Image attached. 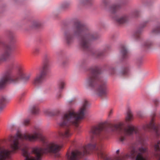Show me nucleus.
<instances>
[{
	"label": "nucleus",
	"mask_w": 160,
	"mask_h": 160,
	"mask_svg": "<svg viewBox=\"0 0 160 160\" xmlns=\"http://www.w3.org/2000/svg\"><path fill=\"white\" fill-rule=\"evenodd\" d=\"M120 53L122 58L125 59L128 57V51L126 46L122 45L120 49Z\"/></svg>",
	"instance_id": "obj_15"
},
{
	"label": "nucleus",
	"mask_w": 160,
	"mask_h": 160,
	"mask_svg": "<svg viewBox=\"0 0 160 160\" xmlns=\"http://www.w3.org/2000/svg\"><path fill=\"white\" fill-rule=\"evenodd\" d=\"M102 131L109 134V125L107 122H101L92 127L90 131V134L91 136L90 143L80 150L72 151L70 155L67 154L68 160H79L84 155L93 152L97 153L98 157L103 160H109L104 152L101 149V138L99 137Z\"/></svg>",
	"instance_id": "obj_2"
},
{
	"label": "nucleus",
	"mask_w": 160,
	"mask_h": 160,
	"mask_svg": "<svg viewBox=\"0 0 160 160\" xmlns=\"http://www.w3.org/2000/svg\"><path fill=\"white\" fill-rule=\"evenodd\" d=\"M41 23L39 21H35L33 22L32 24V28H38L41 25Z\"/></svg>",
	"instance_id": "obj_28"
},
{
	"label": "nucleus",
	"mask_w": 160,
	"mask_h": 160,
	"mask_svg": "<svg viewBox=\"0 0 160 160\" xmlns=\"http://www.w3.org/2000/svg\"><path fill=\"white\" fill-rule=\"evenodd\" d=\"M39 52V49L38 48H35L33 50V53L35 55H36L38 54Z\"/></svg>",
	"instance_id": "obj_34"
},
{
	"label": "nucleus",
	"mask_w": 160,
	"mask_h": 160,
	"mask_svg": "<svg viewBox=\"0 0 160 160\" xmlns=\"http://www.w3.org/2000/svg\"><path fill=\"white\" fill-rule=\"evenodd\" d=\"M65 84L64 82H61L58 84V88L60 89H62L64 86H65Z\"/></svg>",
	"instance_id": "obj_33"
},
{
	"label": "nucleus",
	"mask_w": 160,
	"mask_h": 160,
	"mask_svg": "<svg viewBox=\"0 0 160 160\" xmlns=\"http://www.w3.org/2000/svg\"><path fill=\"white\" fill-rule=\"evenodd\" d=\"M70 4L69 3L66 2L62 4V8L63 9H66L69 7Z\"/></svg>",
	"instance_id": "obj_32"
},
{
	"label": "nucleus",
	"mask_w": 160,
	"mask_h": 160,
	"mask_svg": "<svg viewBox=\"0 0 160 160\" xmlns=\"http://www.w3.org/2000/svg\"><path fill=\"white\" fill-rule=\"evenodd\" d=\"M110 112H111H111H112V110H111V111H110Z\"/></svg>",
	"instance_id": "obj_44"
},
{
	"label": "nucleus",
	"mask_w": 160,
	"mask_h": 160,
	"mask_svg": "<svg viewBox=\"0 0 160 160\" xmlns=\"http://www.w3.org/2000/svg\"><path fill=\"white\" fill-rule=\"evenodd\" d=\"M2 42L0 41V45L2 44Z\"/></svg>",
	"instance_id": "obj_43"
},
{
	"label": "nucleus",
	"mask_w": 160,
	"mask_h": 160,
	"mask_svg": "<svg viewBox=\"0 0 160 160\" xmlns=\"http://www.w3.org/2000/svg\"><path fill=\"white\" fill-rule=\"evenodd\" d=\"M153 45V42L151 40H148L145 41L143 44V47L146 49L151 48Z\"/></svg>",
	"instance_id": "obj_20"
},
{
	"label": "nucleus",
	"mask_w": 160,
	"mask_h": 160,
	"mask_svg": "<svg viewBox=\"0 0 160 160\" xmlns=\"http://www.w3.org/2000/svg\"><path fill=\"white\" fill-rule=\"evenodd\" d=\"M119 150H118L117 151V152H116L117 154H118L119 153Z\"/></svg>",
	"instance_id": "obj_41"
},
{
	"label": "nucleus",
	"mask_w": 160,
	"mask_h": 160,
	"mask_svg": "<svg viewBox=\"0 0 160 160\" xmlns=\"http://www.w3.org/2000/svg\"><path fill=\"white\" fill-rule=\"evenodd\" d=\"M148 22V21H145V24H144L143 26V27H145V26H146V23H147Z\"/></svg>",
	"instance_id": "obj_40"
},
{
	"label": "nucleus",
	"mask_w": 160,
	"mask_h": 160,
	"mask_svg": "<svg viewBox=\"0 0 160 160\" xmlns=\"http://www.w3.org/2000/svg\"><path fill=\"white\" fill-rule=\"evenodd\" d=\"M160 141H158L155 142L153 145V147L155 151L156 152H160Z\"/></svg>",
	"instance_id": "obj_27"
},
{
	"label": "nucleus",
	"mask_w": 160,
	"mask_h": 160,
	"mask_svg": "<svg viewBox=\"0 0 160 160\" xmlns=\"http://www.w3.org/2000/svg\"><path fill=\"white\" fill-rule=\"evenodd\" d=\"M160 32V24L153 28L151 31L152 34H156Z\"/></svg>",
	"instance_id": "obj_26"
},
{
	"label": "nucleus",
	"mask_w": 160,
	"mask_h": 160,
	"mask_svg": "<svg viewBox=\"0 0 160 160\" xmlns=\"http://www.w3.org/2000/svg\"><path fill=\"white\" fill-rule=\"evenodd\" d=\"M140 12L138 10H135L132 12V15L134 17H137L139 16Z\"/></svg>",
	"instance_id": "obj_31"
},
{
	"label": "nucleus",
	"mask_w": 160,
	"mask_h": 160,
	"mask_svg": "<svg viewBox=\"0 0 160 160\" xmlns=\"http://www.w3.org/2000/svg\"><path fill=\"white\" fill-rule=\"evenodd\" d=\"M100 70L98 66L90 68L86 80V84L95 89L96 93L99 96L106 94L107 82L101 78Z\"/></svg>",
	"instance_id": "obj_5"
},
{
	"label": "nucleus",
	"mask_w": 160,
	"mask_h": 160,
	"mask_svg": "<svg viewBox=\"0 0 160 160\" xmlns=\"http://www.w3.org/2000/svg\"><path fill=\"white\" fill-rule=\"evenodd\" d=\"M155 156L156 157H158L159 158V160H160V155L159 154H155Z\"/></svg>",
	"instance_id": "obj_37"
},
{
	"label": "nucleus",
	"mask_w": 160,
	"mask_h": 160,
	"mask_svg": "<svg viewBox=\"0 0 160 160\" xmlns=\"http://www.w3.org/2000/svg\"><path fill=\"white\" fill-rule=\"evenodd\" d=\"M109 49V46H106L102 51H100L96 53V56L97 58H100L104 55V53Z\"/></svg>",
	"instance_id": "obj_23"
},
{
	"label": "nucleus",
	"mask_w": 160,
	"mask_h": 160,
	"mask_svg": "<svg viewBox=\"0 0 160 160\" xmlns=\"http://www.w3.org/2000/svg\"><path fill=\"white\" fill-rule=\"evenodd\" d=\"M100 7L102 9L108 10L110 8V0H101Z\"/></svg>",
	"instance_id": "obj_16"
},
{
	"label": "nucleus",
	"mask_w": 160,
	"mask_h": 160,
	"mask_svg": "<svg viewBox=\"0 0 160 160\" xmlns=\"http://www.w3.org/2000/svg\"><path fill=\"white\" fill-rule=\"evenodd\" d=\"M6 34L11 41L13 39L14 36L13 32L12 31L10 30L7 31L6 32Z\"/></svg>",
	"instance_id": "obj_29"
},
{
	"label": "nucleus",
	"mask_w": 160,
	"mask_h": 160,
	"mask_svg": "<svg viewBox=\"0 0 160 160\" xmlns=\"http://www.w3.org/2000/svg\"><path fill=\"white\" fill-rule=\"evenodd\" d=\"M133 119V118L132 112L131 111L128 110L125 117L126 122L127 123L129 122H131Z\"/></svg>",
	"instance_id": "obj_19"
},
{
	"label": "nucleus",
	"mask_w": 160,
	"mask_h": 160,
	"mask_svg": "<svg viewBox=\"0 0 160 160\" xmlns=\"http://www.w3.org/2000/svg\"><path fill=\"white\" fill-rule=\"evenodd\" d=\"M142 31V28H139L138 29L134 34V37L136 39H139L141 37V33Z\"/></svg>",
	"instance_id": "obj_21"
},
{
	"label": "nucleus",
	"mask_w": 160,
	"mask_h": 160,
	"mask_svg": "<svg viewBox=\"0 0 160 160\" xmlns=\"http://www.w3.org/2000/svg\"><path fill=\"white\" fill-rule=\"evenodd\" d=\"M75 36L80 37V45L85 50H90L91 41L97 39L99 37L97 33L89 29L79 21H77L74 23L71 32L66 31L64 34L65 39L68 45L73 42Z\"/></svg>",
	"instance_id": "obj_3"
},
{
	"label": "nucleus",
	"mask_w": 160,
	"mask_h": 160,
	"mask_svg": "<svg viewBox=\"0 0 160 160\" xmlns=\"http://www.w3.org/2000/svg\"><path fill=\"white\" fill-rule=\"evenodd\" d=\"M116 72V70L111 68V75L114 74Z\"/></svg>",
	"instance_id": "obj_35"
},
{
	"label": "nucleus",
	"mask_w": 160,
	"mask_h": 160,
	"mask_svg": "<svg viewBox=\"0 0 160 160\" xmlns=\"http://www.w3.org/2000/svg\"><path fill=\"white\" fill-rule=\"evenodd\" d=\"M32 75L31 72H26L22 68H19L15 75L12 77L11 82L12 83L15 84L19 82L21 79H22L24 82L29 81Z\"/></svg>",
	"instance_id": "obj_9"
},
{
	"label": "nucleus",
	"mask_w": 160,
	"mask_h": 160,
	"mask_svg": "<svg viewBox=\"0 0 160 160\" xmlns=\"http://www.w3.org/2000/svg\"><path fill=\"white\" fill-rule=\"evenodd\" d=\"M112 18L115 20L116 23L118 25H121L126 24L128 20V17L125 15L120 17L115 15Z\"/></svg>",
	"instance_id": "obj_13"
},
{
	"label": "nucleus",
	"mask_w": 160,
	"mask_h": 160,
	"mask_svg": "<svg viewBox=\"0 0 160 160\" xmlns=\"http://www.w3.org/2000/svg\"><path fill=\"white\" fill-rule=\"evenodd\" d=\"M74 101V100H72V101H70V103H71V102H73Z\"/></svg>",
	"instance_id": "obj_42"
},
{
	"label": "nucleus",
	"mask_w": 160,
	"mask_h": 160,
	"mask_svg": "<svg viewBox=\"0 0 160 160\" xmlns=\"http://www.w3.org/2000/svg\"><path fill=\"white\" fill-rule=\"evenodd\" d=\"M12 79L11 72L8 71L5 72L3 76L0 78V90L3 88L7 83H12L11 80Z\"/></svg>",
	"instance_id": "obj_12"
},
{
	"label": "nucleus",
	"mask_w": 160,
	"mask_h": 160,
	"mask_svg": "<svg viewBox=\"0 0 160 160\" xmlns=\"http://www.w3.org/2000/svg\"><path fill=\"white\" fill-rule=\"evenodd\" d=\"M147 148L146 147L142 146L139 148L137 151H136L134 147H133L130 153L124 156H120L118 157L116 160H125V158H134L136 154H137L136 160H147V158L144 157V154L147 153Z\"/></svg>",
	"instance_id": "obj_7"
},
{
	"label": "nucleus",
	"mask_w": 160,
	"mask_h": 160,
	"mask_svg": "<svg viewBox=\"0 0 160 160\" xmlns=\"http://www.w3.org/2000/svg\"><path fill=\"white\" fill-rule=\"evenodd\" d=\"M22 123L24 126H28L30 124V120L28 118L25 119L23 120Z\"/></svg>",
	"instance_id": "obj_30"
},
{
	"label": "nucleus",
	"mask_w": 160,
	"mask_h": 160,
	"mask_svg": "<svg viewBox=\"0 0 160 160\" xmlns=\"http://www.w3.org/2000/svg\"><path fill=\"white\" fill-rule=\"evenodd\" d=\"M8 102L6 97L5 96H2L0 98V111H1L5 107Z\"/></svg>",
	"instance_id": "obj_17"
},
{
	"label": "nucleus",
	"mask_w": 160,
	"mask_h": 160,
	"mask_svg": "<svg viewBox=\"0 0 160 160\" xmlns=\"http://www.w3.org/2000/svg\"><path fill=\"white\" fill-rule=\"evenodd\" d=\"M142 128L144 130L146 131H149L151 129L153 130L157 136L160 137V126L156 125L153 119H152L149 124L144 125Z\"/></svg>",
	"instance_id": "obj_11"
},
{
	"label": "nucleus",
	"mask_w": 160,
	"mask_h": 160,
	"mask_svg": "<svg viewBox=\"0 0 160 160\" xmlns=\"http://www.w3.org/2000/svg\"><path fill=\"white\" fill-rule=\"evenodd\" d=\"M3 48L4 52L0 55V64L9 58L13 51L12 47L9 44H4Z\"/></svg>",
	"instance_id": "obj_10"
},
{
	"label": "nucleus",
	"mask_w": 160,
	"mask_h": 160,
	"mask_svg": "<svg viewBox=\"0 0 160 160\" xmlns=\"http://www.w3.org/2000/svg\"><path fill=\"white\" fill-rule=\"evenodd\" d=\"M92 0H78V4L80 6L89 5L91 3Z\"/></svg>",
	"instance_id": "obj_22"
},
{
	"label": "nucleus",
	"mask_w": 160,
	"mask_h": 160,
	"mask_svg": "<svg viewBox=\"0 0 160 160\" xmlns=\"http://www.w3.org/2000/svg\"><path fill=\"white\" fill-rule=\"evenodd\" d=\"M121 6L118 4H114L111 6V13H115L119 9Z\"/></svg>",
	"instance_id": "obj_24"
},
{
	"label": "nucleus",
	"mask_w": 160,
	"mask_h": 160,
	"mask_svg": "<svg viewBox=\"0 0 160 160\" xmlns=\"http://www.w3.org/2000/svg\"><path fill=\"white\" fill-rule=\"evenodd\" d=\"M153 102L155 105H157L159 103V101L157 99H156L153 100Z\"/></svg>",
	"instance_id": "obj_36"
},
{
	"label": "nucleus",
	"mask_w": 160,
	"mask_h": 160,
	"mask_svg": "<svg viewBox=\"0 0 160 160\" xmlns=\"http://www.w3.org/2000/svg\"><path fill=\"white\" fill-rule=\"evenodd\" d=\"M12 152L0 147V160H5L9 157Z\"/></svg>",
	"instance_id": "obj_14"
},
{
	"label": "nucleus",
	"mask_w": 160,
	"mask_h": 160,
	"mask_svg": "<svg viewBox=\"0 0 160 160\" xmlns=\"http://www.w3.org/2000/svg\"><path fill=\"white\" fill-rule=\"evenodd\" d=\"M32 113L33 114H37L39 112V109L37 105H33L31 108Z\"/></svg>",
	"instance_id": "obj_25"
},
{
	"label": "nucleus",
	"mask_w": 160,
	"mask_h": 160,
	"mask_svg": "<svg viewBox=\"0 0 160 160\" xmlns=\"http://www.w3.org/2000/svg\"><path fill=\"white\" fill-rule=\"evenodd\" d=\"M42 131L39 127H36L32 133L22 134L18 132L14 136H10L8 140L10 146L13 151L17 150L24 145L25 140L34 142L39 140L42 144V147H36L33 150L35 157L30 156L27 147L22 149L23 155L25 157V160H41L42 155L48 153H55L59 152L62 146L54 142L48 143L45 138L42 135Z\"/></svg>",
	"instance_id": "obj_1"
},
{
	"label": "nucleus",
	"mask_w": 160,
	"mask_h": 160,
	"mask_svg": "<svg viewBox=\"0 0 160 160\" xmlns=\"http://www.w3.org/2000/svg\"><path fill=\"white\" fill-rule=\"evenodd\" d=\"M45 62L42 66L40 73L37 74L34 78L33 81V83L35 85H38L41 83L43 80L48 72L49 69V64L48 61L50 57L47 54L44 56Z\"/></svg>",
	"instance_id": "obj_8"
},
{
	"label": "nucleus",
	"mask_w": 160,
	"mask_h": 160,
	"mask_svg": "<svg viewBox=\"0 0 160 160\" xmlns=\"http://www.w3.org/2000/svg\"><path fill=\"white\" fill-rule=\"evenodd\" d=\"M117 131L118 133L119 141L123 142L127 140V137L133 133H135L138 138L139 141L143 144L145 140L143 134L139 128L132 125H129L128 128L126 127L123 123L112 125L111 124V131Z\"/></svg>",
	"instance_id": "obj_6"
},
{
	"label": "nucleus",
	"mask_w": 160,
	"mask_h": 160,
	"mask_svg": "<svg viewBox=\"0 0 160 160\" xmlns=\"http://www.w3.org/2000/svg\"><path fill=\"white\" fill-rule=\"evenodd\" d=\"M24 93L22 94L21 96L19 97V99L20 100H21L22 98L24 95Z\"/></svg>",
	"instance_id": "obj_38"
},
{
	"label": "nucleus",
	"mask_w": 160,
	"mask_h": 160,
	"mask_svg": "<svg viewBox=\"0 0 160 160\" xmlns=\"http://www.w3.org/2000/svg\"><path fill=\"white\" fill-rule=\"evenodd\" d=\"M88 103L85 100L78 113L73 110H69L64 113L62 117L59 126L64 128V131L59 134L62 138H68L72 134L71 128L72 126L78 127V121L84 118Z\"/></svg>",
	"instance_id": "obj_4"
},
{
	"label": "nucleus",
	"mask_w": 160,
	"mask_h": 160,
	"mask_svg": "<svg viewBox=\"0 0 160 160\" xmlns=\"http://www.w3.org/2000/svg\"><path fill=\"white\" fill-rule=\"evenodd\" d=\"M61 95L60 94L58 96V98H61Z\"/></svg>",
	"instance_id": "obj_39"
},
{
	"label": "nucleus",
	"mask_w": 160,
	"mask_h": 160,
	"mask_svg": "<svg viewBox=\"0 0 160 160\" xmlns=\"http://www.w3.org/2000/svg\"><path fill=\"white\" fill-rule=\"evenodd\" d=\"M130 70V67L127 66L118 73V75L120 77L127 75L129 72Z\"/></svg>",
	"instance_id": "obj_18"
}]
</instances>
